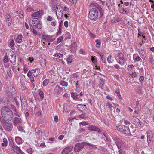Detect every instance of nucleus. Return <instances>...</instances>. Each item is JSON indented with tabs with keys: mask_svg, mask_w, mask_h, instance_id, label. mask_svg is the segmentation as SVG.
<instances>
[{
	"mask_svg": "<svg viewBox=\"0 0 154 154\" xmlns=\"http://www.w3.org/2000/svg\"><path fill=\"white\" fill-rule=\"evenodd\" d=\"M1 116L0 119L2 123L11 121L13 118L14 114L11 109L6 106L3 107L0 109Z\"/></svg>",
	"mask_w": 154,
	"mask_h": 154,
	"instance_id": "1",
	"label": "nucleus"
},
{
	"mask_svg": "<svg viewBox=\"0 0 154 154\" xmlns=\"http://www.w3.org/2000/svg\"><path fill=\"white\" fill-rule=\"evenodd\" d=\"M103 15L102 10H99V11L96 8L91 9L88 14V18L91 20L96 21L98 18L101 17Z\"/></svg>",
	"mask_w": 154,
	"mask_h": 154,
	"instance_id": "2",
	"label": "nucleus"
},
{
	"mask_svg": "<svg viewBox=\"0 0 154 154\" xmlns=\"http://www.w3.org/2000/svg\"><path fill=\"white\" fill-rule=\"evenodd\" d=\"M119 131L122 133L126 136H130L131 134L128 127L124 125H120L116 127Z\"/></svg>",
	"mask_w": 154,
	"mask_h": 154,
	"instance_id": "3",
	"label": "nucleus"
},
{
	"mask_svg": "<svg viewBox=\"0 0 154 154\" xmlns=\"http://www.w3.org/2000/svg\"><path fill=\"white\" fill-rule=\"evenodd\" d=\"M32 24L34 27L38 29H40L42 27V23L37 18H33L32 20Z\"/></svg>",
	"mask_w": 154,
	"mask_h": 154,
	"instance_id": "4",
	"label": "nucleus"
},
{
	"mask_svg": "<svg viewBox=\"0 0 154 154\" xmlns=\"http://www.w3.org/2000/svg\"><path fill=\"white\" fill-rule=\"evenodd\" d=\"M118 57L119 60L118 63L121 65H124L126 60L124 58V54L121 52H119L118 53Z\"/></svg>",
	"mask_w": 154,
	"mask_h": 154,
	"instance_id": "5",
	"label": "nucleus"
},
{
	"mask_svg": "<svg viewBox=\"0 0 154 154\" xmlns=\"http://www.w3.org/2000/svg\"><path fill=\"white\" fill-rule=\"evenodd\" d=\"M5 122L4 123H3L4 122L2 123L3 128L6 131H10L13 128L12 123L7 122Z\"/></svg>",
	"mask_w": 154,
	"mask_h": 154,
	"instance_id": "6",
	"label": "nucleus"
},
{
	"mask_svg": "<svg viewBox=\"0 0 154 154\" xmlns=\"http://www.w3.org/2000/svg\"><path fill=\"white\" fill-rule=\"evenodd\" d=\"M84 146V143H78L75 145L74 150L75 152H78L81 150Z\"/></svg>",
	"mask_w": 154,
	"mask_h": 154,
	"instance_id": "7",
	"label": "nucleus"
},
{
	"mask_svg": "<svg viewBox=\"0 0 154 154\" xmlns=\"http://www.w3.org/2000/svg\"><path fill=\"white\" fill-rule=\"evenodd\" d=\"M44 14L43 10H40L38 11L32 13L31 15L32 17L40 18L42 17Z\"/></svg>",
	"mask_w": 154,
	"mask_h": 154,
	"instance_id": "8",
	"label": "nucleus"
},
{
	"mask_svg": "<svg viewBox=\"0 0 154 154\" xmlns=\"http://www.w3.org/2000/svg\"><path fill=\"white\" fill-rule=\"evenodd\" d=\"M5 22H6L7 25L8 26H10L12 23V18L10 15L6 14L5 16Z\"/></svg>",
	"mask_w": 154,
	"mask_h": 154,
	"instance_id": "9",
	"label": "nucleus"
},
{
	"mask_svg": "<svg viewBox=\"0 0 154 154\" xmlns=\"http://www.w3.org/2000/svg\"><path fill=\"white\" fill-rule=\"evenodd\" d=\"M131 121V122L136 125L140 126L141 124L140 121L136 117L133 116Z\"/></svg>",
	"mask_w": 154,
	"mask_h": 154,
	"instance_id": "10",
	"label": "nucleus"
},
{
	"mask_svg": "<svg viewBox=\"0 0 154 154\" xmlns=\"http://www.w3.org/2000/svg\"><path fill=\"white\" fill-rule=\"evenodd\" d=\"M73 148V146H70L66 147L63 149L61 154H68L72 150Z\"/></svg>",
	"mask_w": 154,
	"mask_h": 154,
	"instance_id": "11",
	"label": "nucleus"
},
{
	"mask_svg": "<svg viewBox=\"0 0 154 154\" xmlns=\"http://www.w3.org/2000/svg\"><path fill=\"white\" fill-rule=\"evenodd\" d=\"M77 108L78 109L82 112H87V108L86 107V105H82L80 104L78 105Z\"/></svg>",
	"mask_w": 154,
	"mask_h": 154,
	"instance_id": "12",
	"label": "nucleus"
},
{
	"mask_svg": "<svg viewBox=\"0 0 154 154\" xmlns=\"http://www.w3.org/2000/svg\"><path fill=\"white\" fill-rule=\"evenodd\" d=\"M20 100L21 101V105L22 106L24 107L27 106V103L26 99L25 98L23 95H20Z\"/></svg>",
	"mask_w": 154,
	"mask_h": 154,
	"instance_id": "13",
	"label": "nucleus"
},
{
	"mask_svg": "<svg viewBox=\"0 0 154 154\" xmlns=\"http://www.w3.org/2000/svg\"><path fill=\"white\" fill-rule=\"evenodd\" d=\"M88 128V129L90 130L96 131L99 133L101 132V130L97 127L94 125H89Z\"/></svg>",
	"mask_w": 154,
	"mask_h": 154,
	"instance_id": "14",
	"label": "nucleus"
},
{
	"mask_svg": "<svg viewBox=\"0 0 154 154\" xmlns=\"http://www.w3.org/2000/svg\"><path fill=\"white\" fill-rule=\"evenodd\" d=\"M23 38V37L21 34H18L15 38V41L18 44H20L22 42Z\"/></svg>",
	"mask_w": 154,
	"mask_h": 154,
	"instance_id": "15",
	"label": "nucleus"
},
{
	"mask_svg": "<svg viewBox=\"0 0 154 154\" xmlns=\"http://www.w3.org/2000/svg\"><path fill=\"white\" fill-rule=\"evenodd\" d=\"M11 96L13 98H15L16 96V91L13 87H11Z\"/></svg>",
	"mask_w": 154,
	"mask_h": 154,
	"instance_id": "16",
	"label": "nucleus"
},
{
	"mask_svg": "<svg viewBox=\"0 0 154 154\" xmlns=\"http://www.w3.org/2000/svg\"><path fill=\"white\" fill-rule=\"evenodd\" d=\"M30 69L34 77H36L39 73L40 69Z\"/></svg>",
	"mask_w": 154,
	"mask_h": 154,
	"instance_id": "17",
	"label": "nucleus"
},
{
	"mask_svg": "<svg viewBox=\"0 0 154 154\" xmlns=\"http://www.w3.org/2000/svg\"><path fill=\"white\" fill-rule=\"evenodd\" d=\"M71 97L74 100L78 99V100L82 101V99H79V94L75 92H72L71 93Z\"/></svg>",
	"mask_w": 154,
	"mask_h": 154,
	"instance_id": "18",
	"label": "nucleus"
},
{
	"mask_svg": "<svg viewBox=\"0 0 154 154\" xmlns=\"http://www.w3.org/2000/svg\"><path fill=\"white\" fill-rule=\"evenodd\" d=\"M21 119L19 117H15L13 121V123L14 125L16 126L18 124L21 122Z\"/></svg>",
	"mask_w": 154,
	"mask_h": 154,
	"instance_id": "19",
	"label": "nucleus"
},
{
	"mask_svg": "<svg viewBox=\"0 0 154 154\" xmlns=\"http://www.w3.org/2000/svg\"><path fill=\"white\" fill-rule=\"evenodd\" d=\"M63 90V89L61 88L59 85H57L54 89V91L56 93L60 94L62 92Z\"/></svg>",
	"mask_w": 154,
	"mask_h": 154,
	"instance_id": "20",
	"label": "nucleus"
},
{
	"mask_svg": "<svg viewBox=\"0 0 154 154\" xmlns=\"http://www.w3.org/2000/svg\"><path fill=\"white\" fill-rule=\"evenodd\" d=\"M56 14L57 17L58 19H59L61 18L63 15V12L61 10L59 11L58 10V8L57 7L56 8Z\"/></svg>",
	"mask_w": 154,
	"mask_h": 154,
	"instance_id": "21",
	"label": "nucleus"
},
{
	"mask_svg": "<svg viewBox=\"0 0 154 154\" xmlns=\"http://www.w3.org/2000/svg\"><path fill=\"white\" fill-rule=\"evenodd\" d=\"M119 12L122 14H125L127 13V11L124 8V6L120 5V4H119Z\"/></svg>",
	"mask_w": 154,
	"mask_h": 154,
	"instance_id": "22",
	"label": "nucleus"
},
{
	"mask_svg": "<svg viewBox=\"0 0 154 154\" xmlns=\"http://www.w3.org/2000/svg\"><path fill=\"white\" fill-rule=\"evenodd\" d=\"M12 148H13L14 151L17 154H19L21 152V149L20 147L17 146H15L14 145H13L12 146Z\"/></svg>",
	"mask_w": 154,
	"mask_h": 154,
	"instance_id": "23",
	"label": "nucleus"
},
{
	"mask_svg": "<svg viewBox=\"0 0 154 154\" xmlns=\"http://www.w3.org/2000/svg\"><path fill=\"white\" fill-rule=\"evenodd\" d=\"M15 141L18 144H20L22 143L23 142L22 139L19 137H16L15 138Z\"/></svg>",
	"mask_w": 154,
	"mask_h": 154,
	"instance_id": "24",
	"label": "nucleus"
},
{
	"mask_svg": "<svg viewBox=\"0 0 154 154\" xmlns=\"http://www.w3.org/2000/svg\"><path fill=\"white\" fill-rule=\"evenodd\" d=\"M42 131H41L40 129L38 127H37L35 130V135H39L40 134H42Z\"/></svg>",
	"mask_w": 154,
	"mask_h": 154,
	"instance_id": "25",
	"label": "nucleus"
},
{
	"mask_svg": "<svg viewBox=\"0 0 154 154\" xmlns=\"http://www.w3.org/2000/svg\"><path fill=\"white\" fill-rule=\"evenodd\" d=\"M40 65L42 67H45L46 66V61L45 59L42 58L40 60Z\"/></svg>",
	"mask_w": 154,
	"mask_h": 154,
	"instance_id": "26",
	"label": "nucleus"
},
{
	"mask_svg": "<svg viewBox=\"0 0 154 154\" xmlns=\"http://www.w3.org/2000/svg\"><path fill=\"white\" fill-rule=\"evenodd\" d=\"M116 144L119 149V150L120 151V149L121 148L122 143L121 141L119 139H117L116 142Z\"/></svg>",
	"mask_w": 154,
	"mask_h": 154,
	"instance_id": "27",
	"label": "nucleus"
},
{
	"mask_svg": "<svg viewBox=\"0 0 154 154\" xmlns=\"http://www.w3.org/2000/svg\"><path fill=\"white\" fill-rule=\"evenodd\" d=\"M7 74L9 77H11L12 76L13 72L11 71V67L8 68V69L7 70Z\"/></svg>",
	"mask_w": 154,
	"mask_h": 154,
	"instance_id": "28",
	"label": "nucleus"
},
{
	"mask_svg": "<svg viewBox=\"0 0 154 154\" xmlns=\"http://www.w3.org/2000/svg\"><path fill=\"white\" fill-rule=\"evenodd\" d=\"M152 137V135L151 133L147 132V138L148 140V143H150L151 142V139Z\"/></svg>",
	"mask_w": 154,
	"mask_h": 154,
	"instance_id": "29",
	"label": "nucleus"
},
{
	"mask_svg": "<svg viewBox=\"0 0 154 154\" xmlns=\"http://www.w3.org/2000/svg\"><path fill=\"white\" fill-rule=\"evenodd\" d=\"M3 143L1 144V145L4 147H5L7 146L8 144V142L6 138H4L3 139Z\"/></svg>",
	"mask_w": 154,
	"mask_h": 154,
	"instance_id": "30",
	"label": "nucleus"
},
{
	"mask_svg": "<svg viewBox=\"0 0 154 154\" xmlns=\"http://www.w3.org/2000/svg\"><path fill=\"white\" fill-rule=\"evenodd\" d=\"M17 13L18 14L20 18H23L24 17V13L22 10H20L19 11H17Z\"/></svg>",
	"mask_w": 154,
	"mask_h": 154,
	"instance_id": "31",
	"label": "nucleus"
},
{
	"mask_svg": "<svg viewBox=\"0 0 154 154\" xmlns=\"http://www.w3.org/2000/svg\"><path fill=\"white\" fill-rule=\"evenodd\" d=\"M83 113L79 116V117L82 119H85L88 117V116L86 115L87 112H82Z\"/></svg>",
	"mask_w": 154,
	"mask_h": 154,
	"instance_id": "32",
	"label": "nucleus"
},
{
	"mask_svg": "<svg viewBox=\"0 0 154 154\" xmlns=\"http://www.w3.org/2000/svg\"><path fill=\"white\" fill-rule=\"evenodd\" d=\"M53 56L58 58H62L63 57V55L58 53H56L54 54Z\"/></svg>",
	"mask_w": 154,
	"mask_h": 154,
	"instance_id": "33",
	"label": "nucleus"
},
{
	"mask_svg": "<svg viewBox=\"0 0 154 154\" xmlns=\"http://www.w3.org/2000/svg\"><path fill=\"white\" fill-rule=\"evenodd\" d=\"M96 46L97 48H99L101 45V42L100 40L97 39L96 41Z\"/></svg>",
	"mask_w": 154,
	"mask_h": 154,
	"instance_id": "34",
	"label": "nucleus"
},
{
	"mask_svg": "<svg viewBox=\"0 0 154 154\" xmlns=\"http://www.w3.org/2000/svg\"><path fill=\"white\" fill-rule=\"evenodd\" d=\"M49 80L48 79H45L43 82V85L44 87L46 86L49 83Z\"/></svg>",
	"mask_w": 154,
	"mask_h": 154,
	"instance_id": "35",
	"label": "nucleus"
},
{
	"mask_svg": "<svg viewBox=\"0 0 154 154\" xmlns=\"http://www.w3.org/2000/svg\"><path fill=\"white\" fill-rule=\"evenodd\" d=\"M72 60L73 58L71 56L68 57L66 59V61L67 62V64L69 65V63H71L72 62Z\"/></svg>",
	"mask_w": 154,
	"mask_h": 154,
	"instance_id": "36",
	"label": "nucleus"
},
{
	"mask_svg": "<svg viewBox=\"0 0 154 154\" xmlns=\"http://www.w3.org/2000/svg\"><path fill=\"white\" fill-rule=\"evenodd\" d=\"M60 85L63 86L67 87L68 86V83L65 81L63 80L60 82Z\"/></svg>",
	"mask_w": 154,
	"mask_h": 154,
	"instance_id": "37",
	"label": "nucleus"
},
{
	"mask_svg": "<svg viewBox=\"0 0 154 154\" xmlns=\"http://www.w3.org/2000/svg\"><path fill=\"white\" fill-rule=\"evenodd\" d=\"M63 36H60L57 40V43L58 44L60 43L63 39Z\"/></svg>",
	"mask_w": 154,
	"mask_h": 154,
	"instance_id": "38",
	"label": "nucleus"
},
{
	"mask_svg": "<svg viewBox=\"0 0 154 154\" xmlns=\"http://www.w3.org/2000/svg\"><path fill=\"white\" fill-rule=\"evenodd\" d=\"M8 140L9 141V143L12 146L13 145H14L13 143V140L11 137H9L8 138Z\"/></svg>",
	"mask_w": 154,
	"mask_h": 154,
	"instance_id": "39",
	"label": "nucleus"
},
{
	"mask_svg": "<svg viewBox=\"0 0 154 154\" xmlns=\"http://www.w3.org/2000/svg\"><path fill=\"white\" fill-rule=\"evenodd\" d=\"M9 45L11 47H14L15 43L14 40L13 39H11L9 43Z\"/></svg>",
	"mask_w": 154,
	"mask_h": 154,
	"instance_id": "40",
	"label": "nucleus"
},
{
	"mask_svg": "<svg viewBox=\"0 0 154 154\" xmlns=\"http://www.w3.org/2000/svg\"><path fill=\"white\" fill-rule=\"evenodd\" d=\"M99 83L102 87H103L104 85V82L103 79L100 78L99 80Z\"/></svg>",
	"mask_w": 154,
	"mask_h": 154,
	"instance_id": "41",
	"label": "nucleus"
},
{
	"mask_svg": "<svg viewBox=\"0 0 154 154\" xmlns=\"http://www.w3.org/2000/svg\"><path fill=\"white\" fill-rule=\"evenodd\" d=\"M3 60V62L5 63H6L8 62V58L7 55H5L4 56Z\"/></svg>",
	"mask_w": 154,
	"mask_h": 154,
	"instance_id": "42",
	"label": "nucleus"
},
{
	"mask_svg": "<svg viewBox=\"0 0 154 154\" xmlns=\"http://www.w3.org/2000/svg\"><path fill=\"white\" fill-rule=\"evenodd\" d=\"M85 131V130L82 128H79L78 130V133L79 134H80L81 133H82L83 132H84Z\"/></svg>",
	"mask_w": 154,
	"mask_h": 154,
	"instance_id": "43",
	"label": "nucleus"
},
{
	"mask_svg": "<svg viewBox=\"0 0 154 154\" xmlns=\"http://www.w3.org/2000/svg\"><path fill=\"white\" fill-rule=\"evenodd\" d=\"M17 128L19 131L21 132L23 131L24 129L22 126L20 125H19L17 127Z\"/></svg>",
	"mask_w": 154,
	"mask_h": 154,
	"instance_id": "44",
	"label": "nucleus"
},
{
	"mask_svg": "<svg viewBox=\"0 0 154 154\" xmlns=\"http://www.w3.org/2000/svg\"><path fill=\"white\" fill-rule=\"evenodd\" d=\"M101 59L102 62L104 63H106V57L104 55H101Z\"/></svg>",
	"mask_w": 154,
	"mask_h": 154,
	"instance_id": "45",
	"label": "nucleus"
},
{
	"mask_svg": "<svg viewBox=\"0 0 154 154\" xmlns=\"http://www.w3.org/2000/svg\"><path fill=\"white\" fill-rule=\"evenodd\" d=\"M91 60L92 62H93L95 64H96L97 63V59L95 57H92L91 58Z\"/></svg>",
	"mask_w": 154,
	"mask_h": 154,
	"instance_id": "46",
	"label": "nucleus"
},
{
	"mask_svg": "<svg viewBox=\"0 0 154 154\" xmlns=\"http://www.w3.org/2000/svg\"><path fill=\"white\" fill-rule=\"evenodd\" d=\"M112 56L111 55H109L107 58V61L109 63H112V62L111 60Z\"/></svg>",
	"mask_w": 154,
	"mask_h": 154,
	"instance_id": "47",
	"label": "nucleus"
},
{
	"mask_svg": "<svg viewBox=\"0 0 154 154\" xmlns=\"http://www.w3.org/2000/svg\"><path fill=\"white\" fill-rule=\"evenodd\" d=\"M143 50L142 49H140L139 51V53L140 55V56H143L144 55L143 52Z\"/></svg>",
	"mask_w": 154,
	"mask_h": 154,
	"instance_id": "48",
	"label": "nucleus"
},
{
	"mask_svg": "<svg viewBox=\"0 0 154 154\" xmlns=\"http://www.w3.org/2000/svg\"><path fill=\"white\" fill-rule=\"evenodd\" d=\"M27 152L30 154H31L33 152V151L31 148H29L27 150Z\"/></svg>",
	"mask_w": 154,
	"mask_h": 154,
	"instance_id": "49",
	"label": "nucleus"
},
{
	"mask_svg": "<svg viewBox=\"0 0 154 154\" xmlns=\"http://www.w3.org/2000/svg\"><path fill=\"white\" fill-rule=\"evenodd\" d=\"M14 115L15 116H17L20 117V115L18 111V110L16 109L15 110H14Z\"/></svg>",
	"mask_w": 154,
	"mask_h": 154,
	"instance_id": "50",
	"label": "nucleus"
},
{
	"mask_svg": "<svg viewBox=\"0 0 154 154\" xmlns=\"http://www.w3.org/2000/svg\"><path fill=\"white\" fill-rule=\"evenodd\" d=\"M39 94L41 98L43 99L44 97V94L42 91H41L39 92Z\"/></svg>",
	"mask_w": 154,
	"mask_h": 154,
	"instance_id": "51",
	"label": "nucleus"
},
{
	"mask_svg": "<svg viewBox=\"0 0 154 154\" xmlns=\"http://www.w3.org/2000/svg\"><path fill=\"white\" fill-rule=\"evenodd\" d=\"M32 75V72H31L30 69L28 72L27 75L29 77H30Z\"/></svg>",
	"mask_w": 154,
	"mask_h": 154,
	"instance_id": "52",
	"label": "nucleus"
},
{
	"mask_svg": "<svg viewBox=\"0 0 154 154\" xmlns=\"http://www.w3.org/2000/svg\"><path fill=\"white\" fill-rule=\"evenodd\" d=\"M10 57H11V60H10V58L9 57L10 60L11 62H12V61H13L14 60H15V56H14V57H13V55H10L9 56Z\"/></svg>",
	"mask_w": 154,
	"mask_h": 154,
	"instance_id": "53",
	"label": "nucleus"
},
{
	"mask_svg": "<svg viewBox=\"0 0 154 154\" xmlns=\"http://www.w3.org/2000/svg\"><path fill=\"white\" fill-rule=\"evenodd\" d=\"M27 11L29 12H32L34 11V9L30 7H28L27 9Z\"/></svg>",
	"mask_w": 154,
	"mask_h": 154,
	"instance_id": "54",
	"label": "nucleus"
},
{
	"mask_svg": "<svg viewBox=\"0 0 154 154\" xmlns=\"http://www.w3.org/2000/svg\"><path fill=\"white\" fill-rule=\"evenodd\" d=\"M89 35L90 37L93 38H94L96 37V35H95L93 34L91 32H89Z\"/></svg>",
	"mask_w": 154,
	"mask_h": 154,
	"instance_id": "55",
	"label": "nucleus"
},
{
	"mask_svg": "<svg viewBox=\"0 0 154 154\" xmlns=\"http://www.w3.org/2000/svg\"><path fill=\"white\" fill-rule=\"evenodd\" d=\"M134 67V66L133 65H129L128 66V70H131Z\"/></svg>",
	"mask_w": 154,
	"mask_h": 154,
	"instance_id": "56",
	"label": "nucleus"
},
{
	"mask_svg": "<svg viewBox=\"0 0 154 154\" xmlns=\"http://www.w3.org/2000/svg\"><path fill=\"white\" fill-rule=\"evenodd\" d=\"M140 60L141 58L139 56H137L135 58V60L137 62L139 61Z\"/></svg>",
	"mask_w": 154,
	"mask_h": 154,
	"instance_id": "57",
	"label": "nucleus"
},
{
	"mask_svg": "<svg viewBox=\"0 0 154 154\" xmlns=\"http://www.w3.org/2000/svg\"><path fill=\"white\" fill-rule=\"evenodd\" d=\"M53 20L52 17L50 16H49L47 18V20L48 21H51Z\"/></svg>",
	"mask_w": 154,
	"mask_h": 154,
	"instance_id": "58",
	"label": "nucleus"
},
{
	"mask_svg": "<svg viewBox=\"0 0 154 154\" xmlns=\"http://www.w3.org/2000/svg\"><path fill=\"white\" fill-rule=\"evenodd\" d=\"M21 89L22 90H24L25 89V85L23 84H22L21 85Z\"/></svg>",
	"mask_w": 154,
	"mask_h": 154,
	"instance_id": "59",
	"label": "nucleus"
},
{
	"mask_svg": "<svg viewBox=\"0 0 154 154\" xmlns=\"http://www.w3.org/2000/svg\"><path fill=\"white\" fill-rule=\"evenodd\" d=\"M54 120L56 122H57L58 121V118L57 116H55Z\"/></svg>",
	"mask_w": 154,
	"mask_h": 154,
	"instance_id": "60",
	"label": "nucleus"
},
{
	"mask_svg": "<svg viewBox=\"0 0 154 154\" xmlns=\"http://www.w3.org/2000/svg\"><path fill=\"white\" fill-rule=\"evenodd\" d=\"M144 79V77L143 76H141L140 77L139 80L140 82L142 83Z\"/></svg>",
	"mask_w": 154,
	"mask_h": 154,
	"instance_id": "61",
	"label": "nucleus"
},
{
	"mask_svg": "<svg viewBox=\"0 0 154 154\" xmlns=\"http://www.w3.org/2000/svg\"><path fill=\"white\" fill-rule=\"evenodd\" d=\"M33 99L32 96L31 97L29 98V101L31 103H33Z\"/></svg>",
	"mask_w": 154,
	"mask_h": 154,
	"instance_id": "62",
	"label": "nucleus"
},
{
	"mask_svg": "<svg viewBox=\"0 0 154 154\" xmlns=\"http://www.w3.org/2000/svg\"><path fill=\"white\" fill-rule=\"evenodd\" d=\"M81 124L85 126L89 124V123L88 122H81Z\"/></svg>",
	"mask_w": 154,
	"mask_h": 154,
	"instance_id": "63",
	"label": "nucleus"
},
{
	"mask_svg": "<svg viewBox=\"0 0 154 154\" xmlns=\"http://www.w3.org/2000/svg\"><path fill=\"white\" fill-rule=\"evenodd\" d=\"M64 25L65 27H67L68 26V22L67 21H65L64 22Z\"/></svg>",
	"mask_w": 154,
	"mask_h": 154,
	"instance_id": "64",
	"label": "nucleus"
}]
</instances>
